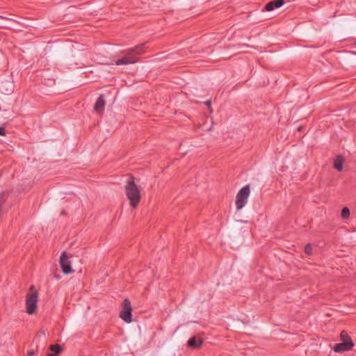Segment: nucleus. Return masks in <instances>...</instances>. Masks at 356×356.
I'll use <instances>...</instances> for the list:
<instances>
[{
  "label": "nucleus",
  "instance_id": "obj_13",
  "mask_svg": "<svg viewBox=\"0 0 356 356\" xmlns=\"http://www.w3.org/2000/svg\"><path fill=\"white\" fill-rule=\"evenodd\" d=\"M50 350L54 352V353H49L47 356H57L61 351V346L59 344L51 345Z\"/></svg>",
  "mask_w": 356,
  "mask_h": 356
},
{
  "label": "nucleus",
  "instance_id": "obj_20",
  "mask_svg": "<svg viewBox=\"0 0 356 356\" xmlns=\"http://www.w3.org/2000/svg\"><path fill=\"white\" fill-rule=\"evenodd\" d=\"M207 104L208 106H210V105H211V102H210L209 101H208V102H207Z\"/></svg>",
  "mask_w": 356,
  "mask_h": 356
},
{
  "label": "nucleus",
  "instance_id": "obj_15",
  "mask_svg": "<svg viewBox=\"0 0 356 356\" xmlns=\"http://www.w3.org/2000/svg\"><path fill=\"white\" fill-rule=\"evenodd\" d=\"M341 218L343 219L348 218L350 216L349 209L348 207L343 208V209L341 210Z\"/></svg>",
  "mask_w": 356,
  "mask_h": 356
},
{
  "label": "nucleus",
  "instance_id": "obj_9",
  "mask_svg": "<svg viewBox=\"0 0 356 356\" xmlns=\"http://www.w3.org/2000/svg\"><path fill=\"white\" fill-rule=\"evenodd\" d=\"M105 104H106V101H105L104 95L102 94L98 97V98L95 104L94 111L98 113H102L104 108Z\"/></svg>",
  "mask_w": 356,
  "mask_h": 356
},
{
  "label": "nucleus",
  "instance_id": "obj_16",
  "mask_svg": "<svg viewBox=\"0 0 356 356\" xmlns=\"http://www.w3.org/2000/svg\"><path fill=\"white\" fill-rule=\"evenodd\" d=\"M305 252L307 255H311L312 254V247L310 244H307L305 247Z\"/></svg>",
  "mask_w": 356,
  "mask_h": 356
},
{
  "label": "nucleus",
  "instance_id": "obj_18",
  "mask_svg": "<svg viewBox=\"0 0 356 356\" xmlns=\"http://www.w3.org/2000/svg\"><path fill=\"white\" fill-rule=\"evenodd\" d=\"M34 355H35V352L33 350H31L27 353L28 356H33Z\"/></svg>",
  "mask_w": 356,
  "mask_h": 356
},
{
  "label": "nucleus",
  "instance_id": "obj_10",
  "mask_svg": "<svg viewBox=\"0 0 356 356\" xmlns=\"http://www.w3.org/2000/svg\"><path fill=\"white\" fill-rule=\"evenodd\" d=\"M284 3V0H273L270 2H268L266 6L265 9L266 11H272L275 8H278L282 6Z\"/></svg>",
  "mask_w": 356,
  "mask_h": 356
},
{
  "label": "nucleus",
  "instance_id": "obj_14",
  "mask_svg": "<svg viewBox=\"0 0 356 356\" xmlns=\"http://www.w3.org/2000/svg\"><path fill=\"white\" fill-rule=\"evenodd\" d=\"M340 337L343 343H353L349 334L344 330L341 332Z\"/></svg>",
  "mask_w": 356,
  "mask_h": 356
},
{
  "label": "nucleus",
  "instance_id": "obj_2",
  "mask_svg": "<svg viewBox=\"0 0 356 356\" xmlns=\"http://www.w3.org/2000/svg\"><path fill=\"white\" fill-rule=\"evenodd\" d=\"M125 193L131 208H136L141 200V191L140 187L135 183L133 177H130L127 180L125 185Z\"/></svg>",
  "mask_w": 356,
  "mask_h": 356
},
{
  "label": "nucleus",
  "instance_id": "obj_12",
  "mask_svg": "<svg viewBox=\"0 0 356 356\" xmlns=\"http://www.w3.org/2000/svg\"><path fill=\"white\" fill-rule=\"evenodd\" d=\"M202 344V340L197 341L195 337H192L188 341V346L193 348H198Z\"/></svg>",
  "mask_w": 356,
  "mask_h": 356
},
{
  "label": "nucleus",
  "instance_id": "obj_5",
  "mask_svg": "<svg viewBox=\"0 0 356 356\" xmlns=\"http://www.w3.org/2000/svg\"><path fill=\"white\" fill-rule=\"evenodd\" d=\"M122 309L120 311L119 316L127 323H130L132 321V307L131 302L128 299H124L122 302Z\"/></svg>",
  "mask_w": 356,
  "mask_h": 356
},
{
  "label": "nucleus",
  "instance_id": "obj_1",
  "mask_svg": "<svg viewBox=\"0 0 356 356\" xmlns=\"http://www.w3.org/2000/svg\"><path fill=\"white\" fill-rule=\"evenodd\" d=\"M145 44L123 51L124 56L115 62L116 65L134 64L138 61V56L145 52Z\"/></svg>",
  "mask_w": 356,
  "mask_h": 356
},
{
  "label": "nucleus",
  "instance_id": "obj_8",
  "mask_svg": "<svg viewBox=\"0 0 356 356\" xmlns=\"http://www.w3.org/2000/svg\"><path fill=\"white\" fill-rule=\"evenodd\" d=\"M354 346V343H339L334 345L333 350L336 353H341L350 350Z\"/></svg>",
  "mask_w": 356,
  "mask_h": 356
},
{
  "label": "nucleus",
  "instance_id": "obj_4",
  "mask_svg": "<svg viewBox=\"0 0 356 356\" xmlns=\"http://www.w3.org/2000/svg\"><path fill=\"white\" fill-rule=\"evenodd\" d=\"M250 193V186L249 184L244 186L236 194V207L237 210H241L248 202Z\"/></svg>",
  "mask_w": 356,
  "mask_h": 356
},
{
  "label": "nucleus",
  "instance_id": "obj_19",
  "mask_svg": "<svg viewBox=\"0 0 356 356\" xmlns=\"http://www.w3.org/2000/svg\"><path fill=\"white\" fill-rule=\"evenodd\" d=\"M0 19H6V20L9 19L8 18L3 17V16H1V15H0Z\"/></svg>",
  "mask_w": 356,
  "mask_h": 356
},
{
  "label": "nucleus",
  "instance_id": "obj_7",
  "mask_svg": "<svg viewBox=\"0 0 356 356\" xmlns=\"http://www.w3.org/2000/svg\"><path fill=\"white\" fill-rule=\"evenodd\" d=\"M13 90V83L9 80L1 81L0 82V92L8 95Z\"/></svg>",
  "mask_w": 356,
  "mask_h": 356
},
{
  "label": "nucleus",
  "instance_id": "obj_6",
  "mask_svg": "<svg viewBox=\"0 0 356 356\" xmlns=\"http://www.w3.org/2000/svg\"><path fill=\"white\" fill-rule=\"evenodd\" d=\"M60 265L64 274H70L73 272L71 268V261L66 252H63L60 257Z\"/></svg>",
  "mask_w": 356,
  "mask_h": 356
},
{
  "label": "nucleus",
  "instance_id": "obj_3",
  "mask_svg": "<svg viewBox=\"0 0 356 356\" xmlns=\"http://www.w3.org/2000/svg\"><path fill=\"white\" fill-rule=\"evenodd\" d=\"M38 301V293L34 286H31L26 297V310L29 314L35 313Z\"/></svg>",
  "mask_w": 356,
  "mask_h": 356
},
{
  "label": "nucleus",
  "instance_id": "obj_17",
  "mask_svg": "<svg viewBox=\"0 0 356 356\" xmlns=\"http://www.w3.org/2000/svg\"><path fill=\"white\" fill-rule=\"evenodd\" d=\"M0 135L1 136H5L6 135V130L2 127H0Z\"/></svg>",
  "mask_w": 356,
  "mask_h": 356
},
{
  "label": "nucleus",
  "instance_id": "obj_11",
  "mask_svg": "<svg viewBox=\"0 0 356 356\" xmlns=\"http://www.w3.org/2000/svg\"><path fill=\"white\" fill-rule=\"evenodd\" d=\"M344 162L343 158L341 155H338L334 160V167L338 171L343 170V164Z\"/></svg>",
  "mask_w": 356,
  "mask_h": 356
}]
</instances>
